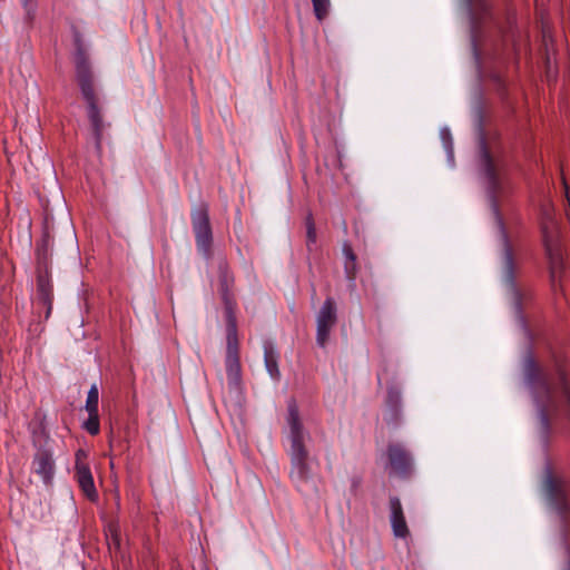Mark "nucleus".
<instances>
[{"label": "nucleus", "instance_id": "obj_1", "mask_svg": "<svg viewBox=\"0 0 570 570\" xmlns=\"http://www.w3.org/2000/svg\"><path fill=\"white\" fill-rule=\"evenodd\" d=\"M478 140L480 167L485 181L488 198L503 240L501 279L517 322L524 334L529 336L528 316L534 305V293L530 286L517 282V264L499 212L500 199L508 191L507 160L497 136H488L484 131L481 114L478 122Z\"/></svg>", "mask_w": 570, "mask_h": 570}, {"label": "nucleus", "instance_id": "obj_2", "mask_svg": "<svg viewBox=\"0 0 570 570\" xmlns=\"http://www.w3.org/2000/svg\"><path fill=\"white\" fill-rule=\"evenodd\" d=\"M524 382L531 393L539 421V438L547 446L553 423L570 429V386L560 363L541 366L529 351L522 363Z\"/></svg>", "mask_w": 570, "mask_h": 570}, {"label": "nucleus", "instance_id": "obj_3", "mask_svg": "<svg viewBox=\"0 0 570 570\" xmlns=\"http://www.w3.org/2000/svg\"><path fill=\"white\" fill-rule=\"evenodd\" d=\"M285 438L289 444L287 453L291 460L289 478L293 484L304 497H316L318 494L317 475L312 471L306 445L311 441V435L303 425L294 400H291L287 405Z\"/></svg>", "mask_w": 570, "mask_h": 570}, {"label": "nucleus", "instance_id": "obj_4", "mask_svg": "<svg viewBox=\"0 0 570 570\" xmlns=\"http://www.w3.org/2000/svg\"><path fill=\"white\" fill-rule=\"evenodd\" d=\"M53 239L48 229L43 232L41 240L36 247L37 261V289L33 298L35 313L41 318L43 311V320L47 321L52 312L53 288L49 273V249Z\"/></svg>", "mask_w": 570, "mask_h": 570}, {"label": "nucleus", "instance_id": "obj_5", "mask_svg": "<svg viewBox=\"0 0 570 570\" xmlns=\"http://www.w3.org/2000/svg\"><path fill=\"white\" fill-rule=\"evenodd\" d=\"M76 72L81 94L88 105V118L91 125L95 145L96 148L100 150L105 124L98 107V97L94 87L92 71L85 56L77 58Z\"/></svg>", "mask_w": 570, "mask_h": 570}, {"label": "nucleus", "instance_id": "obj_6", "mask_svg": "<svg viewBox=\"0 0 570 570\" xmlns=\"http://www.w3.org/2000/svg\"><path fill=\"white\" fill-rule=\"evenodd\" d=\"M543 491L549 507L557 513L561 522L564 540L570 535V494L564 480L547 474Z\"/></svg>", "mask_w": 570, "mask_h": 570}, {"label": "nucleus", "instance_id": "obj_7", "mask_svg": "<svg viewBox=\"0 0 570 570\" xmlns=\"http://www.w3.org/2000/svg\"><path fill=\"white\" fill-rule=\"evenodd\" d=\"M190 218L197 250L205 258H208L210 256L213 234L207 207L205 205H200L194 208L191 210Z\"/></svg>", "mask_w": 570, "mask_h": 570}, {"label": "nucleus", "instance_id": "obj_8", "mask_svg": "<svg viewBox=\"0 0 570 570\" xmlns=\"http://www.w3.org/2000/svg\"><path fill=\"white\" fill-rule=\"evenodd\" d=\"M471 21V32L474 51L476 52V41L481 38L483 28L494 20L490 0H464Z\"/></svg>", "mask_w": 570, "mask_h": 570}, {"label": "nucleus", "instance_id": "obj_9", "mask_svg": "<svg viewBox=\"0 0 570 570\" xmlns=\"http://www.w3.org/2000/svg\"><path fill=\"white\" fill-rule=\"evenodd\" d=\"M543 243L549 261L550 283L556 292L558 286L562 289V278L564 275L563 255L561 249L553 244L552 236H550L547 227H543Z\"/></svg>", "mask_w": 570, "mask_h": 570}, {"label": "nucleus", "instance_id": "obj_10", "mask_svg": "<svg viewBox=\"0 0 570 570\" xmlns=\"http://www.w3.org/2000/svg\"><path fill=\"white\" fill-rule=\"evenodd\" d=\"M225 365L229 387L238 389L242 382V368L239 363L235 325H229L228 327Z\"/></svg>", "mask_w": 570, "mask_h": 570}, {"label": "nucleus", "instance_id": "obj_11", "mask_svg": "<svg viewBox=\"0 0 570 570\" xmlns=\"http://www.w3.org/2000/svg\"><path fill=\"white\" fill-rule=\"evenodd\" d=\"M337 322V308L334 298L327 297L316 315V343L325 347L332 328Z\"/></svg>", "mask_w": 570, "mask_h": 570}, {"label": "nucleus", "instance_id": "obj_12", "mask_svg": "<svg viewBox=\"0 0 570 570\" xmlns=\"http://www.w3.org/2000/svg\"><path fill=\"white\" fill-rule=\"evenodd\" d=\"M87 454L85 451L79 450L76 453L75 463V479L86 498L90 501H96L98 492L95 487L94 476L88 463L86 462Z\"/></svg>", "mask_w": 570, "mask_h": 570}, {"label": "nucleus", "instance_id": "obj_13", "mask_svg": "<svg viewBox=\"0 0 570 570\" xmlns=\"http://www.w3.org/2000/svg\"><path fill=\"white\" fill-rule=\"evenodd\" d=\"M402 392L401 389L393 383L387 386L383 420L389 426L396 429L402 423Z\"/></svg>", "mask_w": 570, "mask_h": 570}, {"label": "nucleus", "instance_id": "obj_14", "mask_svg": "<svg viewBox=\"0 0 570 570\" xmlns=\"http://www.w3.org/2000/svg\"><path fill=\"white\" fill-rule=\"evenodd\" d=\"M387 458L392 471L401 476L407 478L413 470V458L410 451L401 443H390Z\"/></svg>", "mask_w": 570, "mask_h": 570}, {"label": "nucleus", "instance_id": "obj_15", "mask_svg": "<svg viewBox=\"0 0 570 570\" xmlns=\"http://www.w3.org/2000/svg\"><path fill=\"white\" fill-rule=\"evenodd\" d=\"M390 522L393 534L396 538L405 539L409 537L410 531L405 521L403 508L397 497L390 498Z\"/></svg>", "mask_w": 570, "mask_h": 570}, {"label": "nucleus", "instance_id": "obj_16", "mask_svg": "<svg viewBox=\"0 0 570 570\" xmlns=\"http://www.w3.org/2000/svg\"><path fill=\"white\" fill-rule=\"evenodd\" d=\"M35 472L41 476L45 483H49L53 476L55 463L51 454L46 450L36 453L32 462Z\"/></svg>", "mask_w": 570, "mask_h": 570}, {"label": "nucleus", "instance_id": "obj_17", "mask_svg": "<svg viewBox=\"0 0 570 570\" xmlns=\"http://www.w3.org/2000/svg\"><path fill=\"white\" fill-rule=\"evenodd\" d=\"M279 355L272 343L264 344V363L269 376L278 381L281 379V372L278 368Z\"/></svg>", "mask_w": 570, "mask_h": 570}, {"label": "nucleus", "instance_id": "obj_18", "mask_svg": "<svg viewBox=\"0 0 570 570\" xmlns=\"http://www.w3.org/2000/svg\"><path fill=\"white\" fill-rule=\"evenodd\" d=\"M232 283H233V277L229 275L226 266L220 265L219 266L220 294H222V298L224 301L226 311L228 313L232 312L233 304H234L232 294L229 293V287L232 285Z\"/></svg>", "mask_w": 570, "mask_h": 570}, {"label": "nucleus", "instance_id": "obj_19", "mask_svg": "<svg viewBox=\"0 0 570 570\" xmlns=\"http://www.w3.org/2000/svg\"><path fill=\"white\" fill-rule=\"evenodd\" d=\"M99 391L97 384H92L88 391L85 409L87 412H98Z\"/></svg>", "mask_w": 570, "mask_h": 570}, {"label": "nucleus", "instance_id": "obj_20", "mask_svg": "<svg viewBox=\"0 0 570 570\" xmlns=\"http://www.w3.org/2000/svg\"><path fill=\"white\" fill-rule=\"evenodd\" d=\"M83 429L91 435L100 431V421L98 412H88V419L83 422Z\"/></svg>", "mask_w": 570, "mask_h": 570}, {"label": "nucleus", "instance_id": "obj_21", "mask_svg": "<svg viewBox=\"0 0 570 570\" xmlns=\"http://www.w3.org/2000/svg\"><path fill=\"white\" fill-rule=\"evenodd\" d=\"M313 9L317 20L323 21L330 12L331 1L330 0H312Z\"/></svg>", "mask_w": 570, "mask_h": 570}, {"label": "nucleus", "instance_id": "obj_22", "mask_svg": "<svg viewBox=\"0 0 570 570\" xmlns=\"http://www.w3.org/2000/svg\"><path fill=\"white\" fill-rule=\"evenodd\" d=\"M316 243V229L312 216L309 215L306 219V245L308 249Z\"/></svg>", "mask_w": 570, "mask_h": 570}, {"label": "nucleus", "instance_id": "obj_23", "mask_svg": "<svg viewBox=\"0 0 570 570\" xmlns=\"http://www.w3.org/2000/svg\"><path fill=\"white\" fill-rule=\"evenodd\" d=\"M443 146L446 150V153L452 156L453 155V146H452V137L449 129L444 128L440 132Z\"/></svg>", "mask_w": 570, "mask_h": 570}, {"label": "nucleus", "instance_id": "obj_24", "mask_svg": "<svg viewBox=\"0 0 570 570\" xmlns=\"http://www.w3.org/2000/svg\"><path fill=\"white\" fill-rule=\"evenodd\" d=\"M344 271L348 281H354L356 276V261H345Z\"/></svg>", "mask_w": 570, "mask_h": 570}, {"label": "nucleus", "instance_id": "obj_25", "mask_svg": "<svg viewBox=\"0 0 570 570\" xmlns=\"http://www.w3.org/2000/svg\"><path fill=\"white\" fill-rule=\"evenodd\" d=\"M343 254L345 256V261H356V255L354 254L352 247L348 244H344Z\"/></svg>", "mask_w": 570, "mask_h": 570}, {"label": "nucleus", "instance_id": "obj_26", "mask_svg": "<svg viewBox=\"0 0 570 570\" xmlns=\"http://www.w3.org/2000/svg\"><path fill=\"white\" fill-rule=\"evenodd\" d=\"M21 1H22V6L26 9V13H27L28 18L31 19L32 18L31 14L35 10L33 0H21Z\"/></svg>", "mask_w": 570, "mask_h": 570}, {"label": "nucleus", "instance_id": "obj_27", "mask_svg": "<svg viewBox=\"0 0 570 570\" xmlns=\"http://www.w3.org/2000/svg\"><path fill=\"white\" fill-rule=\"evenodd\" d=\"M562 184H563V187L566 189L567 198H568V200H570V198L568 196V185L566 184L564 179H562Z\"/></svg>", "mask_w": 570, "mask_h": 570}, {"label": "nucleus", "instance_id": "obj_28", "mask_svg": "<svg viewBox=\"0 0 570 570\" xmlns=\"http://www.w3.org/2000/svg\"><path fill=\"white\" fill-rule=\"evenodd\" d=\"M382 379H383V373H381V372L377 373V381H379V383H381Z\"/></svg>", "mask_w": 570, "mask_h": 570}]
</instances>
